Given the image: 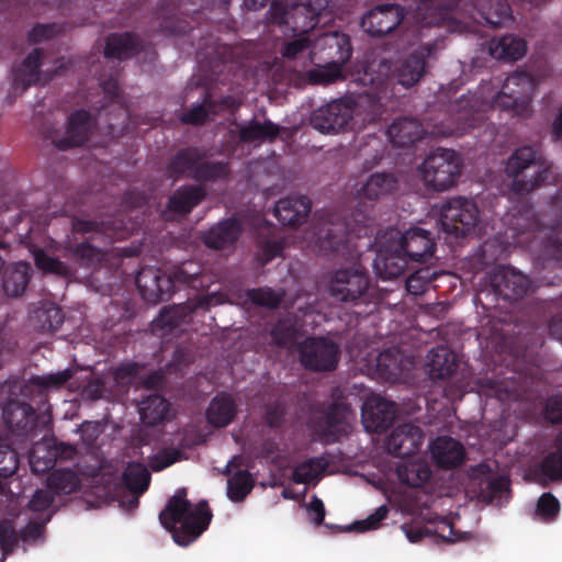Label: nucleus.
Returning <instances> with one entry per match:
<instances>
[{"mask_svg":"<svg viewBox=\"0 0 562 562\" xmlns=\"http://www.w3.org/2000/svg\"><path fill=\"white\" fill-rule=\"evenodd\" d=\"M535 89L536 81L531 75L515 71L505 79L502 90L491 101L484 100L481 92L462 95L450 105L454 127L449 133L464 135L485 124L495 110L507 112L513 117H529Z\"/></svg>","mask_w":562,"mask_h":562,"instance_id":"f257e3e1","label":"nucleus"},{"mask_svg":"<svg viewBox=\"0 0 562 562\" xmlns=\"http://www.w3.org/2000/svg\"><path fill=\"white\" fill-rule=\"evenodd\" d=\"M166 175L173 180L188 178L196 182L177 188L167 201V211L187 216L205 200L207 192L203 184L228 179L231 165L225 160L210 159L203 147L187 146L169 158Z\"/></svg>","mask_w":562,"mask_h":562,"instance_id":"f03ea898","label":"nucleus"},{"mask_svg":"<svg viewBox=\"0 0 562 562\" xmlns=\"http://www.w3.org/2000/svg\"><path fill=\"white\" fill-rule=\"evenodd\" d=\"M135 283L142 297L156 304L169 301L180 288L206 289L211 283V277L203 272L199 262L187 260L172 266L166 272L159 269H143L136 276Z\"/></svg>","mask_w":562,"mask_h":562,"instance_id":"7ed1b4c3","label":"nucleus"},{"mask_svg":"<svg viewBox=\"0 0 562 562\" xmlns=\"http://www.w3.org/2000/svg\"><path fill=\"white\" fill-rule=\"evenodd\" d=\"M212 517L206 501H200L193 506L187 498L186 488H180L160 512L159 521L172 535L177 544L187 547L209 528Z\"/></svg>","mask_w":562,"mask_h":562,"instance_id":"20e7f679","label":"nucleus"},{"mask_svg":"<svg viewBox=\"0 0 562 562\" xmlns=\"http://www.w3.org/2000/svg\"><path fill=\"white\" fill-rule=\"evenodd\" d=\"M356 225H351L337 213L328 211L314 215L312 229L315 245L324 254L345 255L353 247L352 239L368 234L369 216L358 210L352 214Z\"/></svg>","mask_w":562,"mask_h":562,"instance_id":"39448f33","label":"nucleus"},{"mask_svg":"<svg viewBox=\"0 0 562 562\" xmlns=\"http://www.w3.org/2000/svg\"><path fill=\"white\" fill-rule=\"evenodd\" d=\"M328 292L335 301L350 305H367L376 296L368 271L360 266L335 270L329 278Z\"/></svg>","mask_w":562,"mask_h":562,"instance_id":"423d86ee","label":"nucleus"},{"mask_svg":"<svg viewBox=\"0 0 562 562\" xmlns=\"http://www.w3.org/2000/svg\"><path fill=\"white\" fill-rule=\"evenodd\" d=\"M505 171L510 177V188L516 194H527L550 182L549 167L538 164L537 150L531 146L517 148L508 158Z\"/></svg>","mask_w":562,"mask_h":562,"instance_id":"0eeeda50","label":"nucleus"},{"mask_svg":"<svg viewBox=\"0 0 562 562\" xmlns=\"http://www.w3.org/2000/svg\"><path fill=\"white\" fill-rule=\"evenodd\" d=\"M347 414L348 405L338 401L313 406L306 420L312 439L323 445L338 442L347 435Z\"/></svg>","mask_w":562,"mask_h":562,"instance_id":"6e6552de","label":"nucleus"},{"mask_svg":"<svg viewBox=\"0 0 562 562\" xmlns=\"http://www.w3.org/2000/svg\"><path fill=\"white\" fill-rule=\"evenodd\" d=\"M462 162L453 149L437 148L420 166L425 184L437 192L453 187L461 175Z\"/></svg>","mask_w":562,"mask_h":562,"instance_id":"1a4fd4ad","label":"nucleus"},{"mask_svg":"<svg viewBox=\"0 0 562 562\" xmlns=\"http://www.w3.org/2000/svg\"><path fill=\"white\" fill-rule=\"evenodd\" d=\"M95 127V119L90 111L79 109L72 111L66 120L65 133L56 128H47L43 131L46 139L59 150H69L81 147L92 136Z\"/></svg>","mask_w":562,"mask_h":562,"instance_id":"9d476101","label":"nucleus"},{"mask_svg":"<svg viewBox=\"0 0 562 562\" xmlns=\"http://www.w3.org/2000/svg\"><path fill=\"white\" fill-rule=\"evenodd\" d=\"M268 24L288 26L294 34H308L318 19L310 4L297 0H272L267 12Z\"/></svg>","mask_w":562,"mask_h":562,"instance_id":"9b49d317","label":"nucleus"},{"mask_svg":"<svg viewBox=\"0 0 562 562\" xmlns=\"http://www.w3.org/2000/svg\"><path fill=\"white\" fill-rule=\"evenodd\" d=\"M477 205L465 198L447 200L440 209V225L445 233L456 237L469 235L479 223Z\"/></svg>","mask_w":562,"mask_h":562,"instance_id":"f8f14e48","label":"nucleus"},{"mask_svg":"<svg viewBox=\"0 0 562 562\" xmlns=\"http://www.w3.org/2000/svg\"><path fill=\"white\" fill-rule=\"evenodd\" d=\"M300 361L305 369L314 372L334 371L339 361L340 348L325 337L306 338L299 347Z\"/></svg>","mask_w":562,"mask_h":562,"instance_id":"ddd939ff","label":"nucleus"},{"mask_svg":"<svg viewBox=\"0 0 562 562\" xmlns=\"http://www.w3.org/2000/svg\"><path fill=\"white\" fill-rule=\"evenodd\" d=\"M435 46L423 44L392 66L383 63L381 66L390 71V80L405 89L416 86L426 74L427 59L431 56Z\"/></svg>","mask_w":562,"mask_h":562,"instance_id":"4468645a","label":"nucleus"},{"mask_svg":"<svg viewBox=\"0 0 562 562\" xmlns=\"http://www.w3.org/2000/svg\"><path fill=\"white\" fill-rule=\"evenodd\" d=\"M491 293L506 302L521 300L530 289V280L518 270L506 266H496L488 274Z\"/></svg>","mask_w":562,"mask_h":562,"instance_id":"2eb2a0df","label":"nucleus"},{"mask_svg":"<svg viewBox=\"0 0 562 562\" xmlns=\"http://www.w3.org/2000/svg\"><path fill=\"white\" fill-rule=\"evenodd\" d=\"M393 241L412 262H426L432 258L436 250L431 232L422 227H411Z\"/></svg>","mask_w":562,"mask_h":562,"instance_id":"dca6fc26","label":"nucleus"},{"mask_svg":"<svg viewBox=\"0 0 562 562\" xmlns=\"http://www.w3.org/2000/svg\"><path fill=\"white\" fill-rule=\"evenodd\" d=\"M403 20V10L395 3L376 5L366 12L361 27L371 36L381 37L392 32Z\"/></svg>","mask_w":562,"mask_h":562,"instance_id":"f3484780","label":"nucleus"},{"mask_svg":"<svg viewBox=\"0 0 562 562\" xmlns=\"http://www.w3.org/2000/svg\"><path fill=\"white\" fill-rule=\"evenodd\" d=\"M424 441V432L419 426L406 423L395 427L385 441L389 454L407 458L418 452Z\"/></svg>","mask_w":562,"mask_h":562,"instance_id":"a211bd4d","label":"nucleus"},{"mask_svg":"<svg viewBox=\"0 0 562 562\" xmlns=\"http://www.w3.org/2000/svg\"><path fill=\"white\" fill-rule=\"evenodd\" d=\"M3 422L18 436L35 435L40 424L36 409L24 402L10 401L3 408Z\"/></svg>","mask_w":562,"mask_h":562,"instance_id":"6ab92c4d","label":"nucleus"},{"mask_svg":"<svg viewBox=\"0 0 562 562\" xmlns=\"http://www.w3.org/2000/svg\"><path fill=\"white\" fill-rule=\"evenodd\" d=\"M361 417L367 431L383 432L396 418V404L382 397H373L362 406Z\"/></svg>","mask_w":562,"mask_h":562,"instance_id":"aec40b11","label":"nucleus"},{"mask_svg":"<svg viewBox=\"0 0 562 562\" xmlns=\"http://www.w3.org/2000/svg\"><path fill=\"white\" fill-rule=\"evenodd\" d=\"M351 120L350 109L341 101H333L315 110L311 125L325 134L345 130Z\"/></svg>","mask_w":562,"mask_h":562,"instance_id":"412c9836","label":"nucleus"},{"mask_svg":"<svg viewBox=\"0 0 562 562\" xmlns=\"http://www.w3.org/2000/svg\"><path fill=\"white\" fill-rule=\"evenodd\" d=\"M243 231V224L238 218L234 216L224 218L203 234L202 241L210 249H231L241 236Z\"/></svg>","mask_w":562,"mask_h":562,"instance_id":"4be33fe9","label":"nucleus"},{"mask_svg":"<svg viewBox=\"0 0 562 562\" xmlns=\"http://www.w3.org/2000/svg\"><path fill=\"white\" fill-rule=\"evenodd\" d=\"M315 49L319 58L345 65L352 55L350 37L340 32L324 33L315 41Z\"/></svg>","mask_w":562,"mask_h":562,"instance_id":"5701e85b","label":"nucleus"},{"mask_svg":"<svg viewBox=\"0 0 562 562\" xmlns=\"http://www.w3.org/2000/svg\"><path fill=\"white\" fill-rule=\"evenodd\" d=\"M409 261L395 243L391 241L378 250L373 268L382 280H392L405 272Z\"/></svg>","mask_w":562,"mask_h":562,"instance_id":"b1692460","label":"nucleus"},{"mask_svg":"<svg viewBox=\"0 0 562 562\" xmlns=\"http://www.w3.org/2000/svg\"><path fill=\"white\" fill-rule=\"evenodd\" d=\"M311 210L312 204L307 196H285L277 202L274 215L282 225L296 227L305 222Z\"/></svg>","mask_w":562,"mask_h":562,"instance_id":"393cba45","label":"nucleus"},{"mask_svg":"<svg viewBox=\"0 0 562 562\" xmlns=\"http://www.w3.org/2000/svg\"><path fill=\"white\" fill-rule=\"evenodd\" d=\"M144 48L143 40L134 32L111 33L105 38L104 56L119 60L130 59Z\"/></svg>","mask_w":562,"mask_h":562,"instance_id":"a878e982","label":"nucleus"},{"mask_svg":"<svg viewBox=\"0 0 562 562\" xmlns=\"http://www.w3.org/2000/svg\"><path fill=\"white\" fill-rule=\"evenodd\" d=\"M42 58L43 50L41 48H34L26 55L22 63L13 65L12 80L14 90L24 92L38 82Z\"/></svg>","mask_w":562,"mask_h":562,"instance_id":"bb28decb","label":"nucleus"},{"mask_svg":"<svg viewBox=\"0 0 562 562\" xmlns=\"http://www.w3.org/2000/svg\"><path fill=\"white\" fill-rule=\"evenodd\" d=\"M431 458L441 469L459 467L465 457L462 443L451 437H438L430 446Z\"/></svg>","mask_w":562,"mask_h":562,"instance_id":"cd10ccee","label":"nucleus"},{"mask_svg":"<svg viewBox=\"0 0 562 562\" xmlns=\"http://www.w3.org/2000/svg\"><path fill=\"white\" fill-rule=\"evenodd\" d=\"M386 134L394 146L409 147L423 138L424 128L415 119L400 117L387 127Z\"/></svg>","mask_w":562,"mask_h":562,"instance_id":"c85d7f7f","label":"nucleus"},{"mask_svg":"<svg viewBox=\"0 0 562 562\" xmlns=\"http://www.w3.org/2000/svg\"><path fill=\"white\" fill-rule=\"evenodd\" d=\"M237 412V404L233 396L220 393L211 400L206 408V420L214 428H224L234 420Z\"/></svg>","mask_w":562,"mask_h":562,"instance_id":"c756f323","label":"nucleus"},{"mask_svg":"<svg viewBox=\"0 0 562 562\" xmlns=\"http://www.w3.org/2000/svg\"><path fill=\"white\" fill-rule=\"evenodd\" d=\"M72 231L80 234L99 232L111 240H122L130 236V228L121 220L116 218L105 220L100 223L91 220L76 218L72 221Z\"/></svg>","mask_w":562,"mask_h":562,"instance_id":"7c9ffc66","label":"nucleus"},{"mask_svg":"<svg viewBox=\"0 0 562 562\" xmlns=\"http://www.w3.org/2000/svg\"><path fill=\"white\" fill-rule=\"evenodd\" d=\"M427 372L431 379L450 378L457 370L456 355L447 346H437L427 355Z\"/></svg>","mask_w":562,"mask_h":562,"instance_id":"2f4dec72","label":"nucleus"},{"mask_svg":"<svg viewBox=\"0 0 562 562\" xmlns=\"http://www.w3.org/2000/svg\"><path fill=\"white\" fill-rule=\"evenodd\" d=\"M229 105V98L222 100H214L209 91H205L204 98L201 103L193 105L188 111L180 115V121L183 124L203 125L210 115L217 114L222 109Z\"/></svg>","mask_w":562,"mask_h":562,"instance_id":"473e14b6","label":"nucleus"},{"mask_svg":"<svg viewBox=\"0 0 562 562\" xmlns=\"http://www.w3.org/2000/svg\"><path fill=\"white\" fill-rule=\"evenodd\" d=\"M31 265L16 262L3 271L2 288L8 296L16 297L24 293L31 279Z\"/></svg>","mask_w":562,"mask_h":562,"instance_id":"72a5a7b5","label":"nucleus"},{"mask_svg":"<svg viewBox=\"0 0 562 562\" xmlns=\"http://www.w3.org/2000/svg\"><path fill=\"white\" fill-rule=\"evenodd\" d=\"M397 184L398 181L393 173L375 172L370 176L360 192L363 198L370 201H376L393 193L397 189Z\"/></svg>","mask_w":562,"mask_h":562,"instance_id":"f704fd0d","label":"nucleus"},{"mask_svg":"<svg viewBox=\"0 0 562 562\" xmlns=\"http://www.w3.org/2000/svg\"><path fill=\"white\" fill-rule=\"evenodd\" d=\"M279 133V125L270 120H266L263 123L252 120L248 124L240 126L238 137L241 143L273 142Z\"/></svg>","mask_w":562,"mask_h":562,"instance_id":"c9c22d12","label":"nucleus"},{"mask_svg":"<svg viewBox=\"0 0 562 562\" xmlns=\"http://www.w3.org/2000/svg\"><path fill=\"white\" fill-rule=\"evenodd\" d=\"M168 413L169 403L159 394L149 395L142 402L139 407L140 419L149 426L162 423L167 418Z\"/></svg>","mask_w":562,"mask_h":562,"instance_id":"e433bc0d","label":"nucleus"},{"mask_svg":"<svg viewBox=\"0 0 562 562\" xmlns=\"http://www.w3.org/2000/svg\"><path fill=\"white\" fill-rule=\"evenodd\" d=\"M344 65L336 61H327L308 69L305 72V79L310 85L328 86L346 79L342 70Z\"/></svg>","mask_w":562,"mask_h":562,"instance_id":"4c0bfd02","label":"nucleus"},{"mask_svg":"<svg viewBox=\"0 0 562 562\" xmlns=\"http://www.w3.org/2000/svg\"><path fill=\"white\" fill-rule=\"evenodd\" d=\"M527 50L525 40L514 35H504L491 46V55L496 59L518 60Z\"/></svg>","mask_w":562,"mask_h":562,"instance_id":"58836bf2","label":"nucleus"},{"mask_svg":"<svg viewBox=\"0 0 562 562\" xmlns=\"http://www.w3.org/2000/svg\"><path fill=\"white\" fill-rule=\"evenodd\" d=\"M479 12L493 27L502 26L512 19L510 7L505 0H482L479 3Z\"/></svg>","mask_w":562,"mask_h":562,"instance_id":"ea45409f","label":"nucleus"},{"mask_svg":"<svg viewBox=\"0 0 562 562\" xmlns=\"http://www.w3.org/2000/svg\"><path fill=\"white\" fill-rule=\"evenodd\" d=\"M396 472L401 483L411 487L422 486L431 476V471L428 464L417 461H409L400 464Z\"/></svg>","mask_w":562,"mask_h":562,"instance_id":"a19ab883","label":"nucleus"},{"mask_svg":"<svg viewBox=\"0 0 562 562\" xmlns=\"http://www.w3.org/2000/svg\"><path fill=\"white\" fill-rule=\"evenodd\" d=\"M122 482L127 491L143 494L149 486L150 473L143 463L130 462L122 474Z\"/></svg>","mask_w":562,"mask_h":562,"instance_id":"79ce46f5","label":"nucleus"},{"mask_svg":"<svg viewBox=\"0 0 562 562\" xmlns=\"http://www.w3.org/2000/svg\"><path fill=\"white\" fill-rule=\"evenodd\" d=\"M80 479L77 473L70 469H57L47 476V487L54 494H71L79 490Z\"/></svg>","mask_w":562,"mask_h":562,"instance_id":"37998d69","label":"nucleus"},{"mask_svg":"<svg viewBox=\"0 0 562 562\" xmlns=\"http://www.w3.org/2000/svg\"><path fill=\"white\" fill-rule=\"evenodd\" d=\"M376 372L389 382L398 380L403 372L400 351L396 349L382 351L376 358Z\"/></svg>","mask_w":562,"mask_h":562,"instance_id":"c03bdc74","label":"nucleus"},{"mask_svg":"<svg viewBox=\"0 0 562 562\" xmlns=\"http://www.w3.org/2000/svg\"><path fill=\"white\" fill-rule=\"evenodd\" d=\"M552 446L554 450L542 459L540 471L551 481H562V430L554 437Z\"/></svg>","mask_w":562,"mask_h":562,"instance_id":"a18cd8bd","label":"nucleus"},{"mask_svg":"<svg viewBox=\"0 0 562 562\" xmlns=\"http://www.w3.org/2000/svg\"><path fill=\"white\" fill-rule=\"evenodd\" d=\"M255 486V480L247 470H238L227 480V496L235 503L243 502Z\"/></svg>","mask_w":562,"mask_h":562,"instance_id":"49530a36","label":"nucleus"},{"mask_svg":"<svg viewBox=\"0 0 562 562\" xmlns=\"http://www.w3.org/2000/svg\"><path fill=\"white\" fill-rule=\"evenodd\" d=\"M327 467L328 462L324 457L310 458L294 468L292 480L296 484H308Z\"/></svg>","mask_w":562,"mask_h":562,"instance_id":"de8ad7c7","label":"nucleus"},{"mask_svg":"<svg viewBox=\"0 0 562 562\" xmlns=\"http://www.w3.org/2000/svg\"><path fill=\"white\" fill-rule=\"evenodd\" d=\"M35 266L45 273H52L59 277H70L75 273V269L68 263L52 257L43 249L33 251Z\"/></svg>","mask_w":562,"mask_h":562,"instance_id":"09e8293b","label":"nucleus"},{"mask_svg":"<svg viewBox=\"0 0 562 562\" xmlns=\"http://www.w3.org/2000/svg\"><path fill=\"white\" fill-rule=\"evenodd\" d=\"M72 376V370L65 369L57 373H49L46 375H32L24 390L29 387L38 389L40 393L47 390H59L61 389Z\"/></svg>","mask_w":562,"mask_h":562,"instance_id":"8fccbe9b","label":"nucleus"},{"mask_svg":"<svg viewBox=\"0 0 562 562\" xmlns=\"http://www.w3.org/2000/svg\"><path fill=\"white\" fill-rule=\"evenodd\" d=\"M34 317L38 323V329L43 333L56 331L64 323L63 310L55 305L49 304L37 308L34 312Z\"/></svg>","mask_w":562,"mask_h":562,"instance_id":"3c124183","label":"nucleus"},{"mask_svg":"<svg viewBox=\"0 0 562 562\" xmlns=\"http://www.w3.org/2000/svg\"><path fill=\"white\" fill-rule=\"evenodd\" d=\"M65 250L71 260L82 267H91L101 259L100 250L88 241L68 244Z\"/></svg>","mask_w":562,"mask_h":562,"instance_id":"603ef678","label":"nucleus"},{"mask_svg":"<svg viewBox=\"0 0 562 562\" xmlns=\"http://www.w3.org/2000/svg\"><path fill=\"white\" fill-rule=\"evenodd\" d=\"M272 341L280 347L292 346L297 337L296 325L291 319H280L270 331Z\"/></svg>","mask_w":562,"mask_h":562,"instance_id":"864d4df0","label":"nucleus"},{"mask_svg":"<svg viewBox=\"0 0 562 562\" xmlns=\"http://www.w3.org/2000/svg\"><path fill=\"white\" fill-rule=\"evenodd\" d=\"M188 315L186 306L173 305L161 310L159 316L155 321V325L162 329L172 330L178 328Z\"/></svg>","mask_w":562,"mask_h":562,"instance_id":"5fc2aeb1","label":"nucleus"},{"mask_svg":"<svg viewBox=\"0 0 562 562\" xmlns=\"http://www.w3.org/2000/svg\"><path fill=\"white\" fill-rule=\"evenodd\" d=\"M540 416L550 425L562 424V392L553 393L543 401Z\"/></svg>","mask_w":562,"mask_h":562,"instance_id":"6e6d98bb","label":"nucleus"},{"mask_svg":"<svg viewBox=\"0 0 562 562\" xmlns=\"http://www.w3.org/2000/svg\"><path fill=\"white\" fill-rule=\"evenodd\" d=\"M247 297L256 305L276 308L280 305L283 294L265 286L248 290Z\"/></svg>","mask_w":562,"mask_h":562,"instance_id":"4d7b16f0","label":"nucleus"},{"mask_svg":"<svg viewBox=\"0 0 562 562\" xmlns=\"http://www.w3.org/2000/svg\"><path fill=\"white\" fill-rule=\"evenodd\" d=\"M18 468V452L0 438V476L8 479L16 472Z\"/></svg>","mask_w":562,"mask_h":562,"instance_id":"13d9d810","label":"nucleus"},{"mask_svg":"<svg viewBox=\"0 0 562 562\" xmlns=\"http://www.w3.org/2000/svg\"><path fill=\"white\" fill-rule=\"evenodd\" d=\"M434 278L435 272H432L429 268L418 269L406 279V290L409 294L420 295L427 290Z\"/></svg>","mask_w":562,"mask_h":562,"instance_id":"bf43d9fd","label":"nucleus"},{"mask_svg":"<svg viewBox=\"0 0 562 562\" xmlns=\"http://www.w3.org/2000/svg\"><path fill=\"white\" fill-rule=\"evenodd\" d=\"M283 241L277 239L265 238L258 243V251L256 254V260L263 267L274 258L280 256L283 250Z\"/></svg>","mask_w":562,"mask_h":562,"instance_id":"052dcab7","label":"nucleus"},{"mask_svg":"<svg viewBox=\"0 0 562 562\" xmlns=\"http://www.w3.org/2000/svg\"><path fill=\"white\" fill-rule=\"evenodd\" d=\"M387 514L389 507L386 505H382L366 519L355 521L348 529L356 532L375 530L380 527L381 521L386 518Z\"/></svg>","mask_w":562,"mask_h":562,"instance_id":"680f3d73","label":"nucleus"},{"mask_svg":"<svg viewBox=\"0 0 562 562\" xmlns=\"http://www.w3.org/2000/svg\"><path fill=\"white\" fill-rule=\"evenodd\" d=\"M537 512L546 521L553 520L560 512V502L551 493H543L537 503Z\"/></svg>","mask_w":562,"mask_h":562,"instance_id":"e2e57ef3","label":"nucleus"},{"mask_svg":"<svg viewBox=\"0 0 562 562\" xmlns=\"http://www.w3.org/2000/svg\"><path fill=\"white\" fill-rule=\"evenodd\" d=\"M508 491L509 482L503 476H497L487 482L486 486L481 492V496L487 503H492L496 499H501Z\"/></svg>","mask_w":562,"mask_h":562,"instance_id":"0e129e2a","label":"nucleus"},{"mask_svg":"<svg viewBox=\"0 0 562 562\" xmlns=\"http://www.w3.org/2000/svg\"><path fill=\"white\" fill-rule=\"evenodd\" d=\"M286 415L285 405L281 402H273L266 406L265 423L271 429L283 426Z\"/></svg>","mask_w":562,"mask_h":562,"instance_id":"69168bd1","label":"nucleus"},{"mask_svg":"<svg viewBox=\"0 0 562 562\" xmlns=\"http://www.w3.org/2000/svg\"><path fill=\"white\" fill-rule=\"evenodd\" d=\"M181 459V451L173 448L164 449L150 459L153 471H161Z\"/></svg>","mask_w":562,"mask_h":562,"instance_id":"338daca9","label":"nucleus"},{"mask_svg":"<svg viewBox=\"0 0 562 562\" xmlns=\"http://www.w3.org/2000/svg\"><path fill=\"white\" fill-rule=\"evenodd\" d=\"M299 36L284 43L282 56L288 59H294L299 54L308 49L312 40L307 34H297Z\"/></svg>","mask_w":562,"mask_h":562,"instance_id":"774afa93","label":"nucleus"}]
</instances>
